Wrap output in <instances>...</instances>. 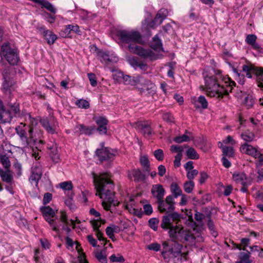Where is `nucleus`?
<instances>
[{
    "mask_svg": "<svg viewBox=\"0 0 263 263\" xmlns=\"http://www.w3.org/2000/svg\"><path fill=\"white\" fill-rule=\"evenodd\" d=\"M93 178L97 190L96 195L103 200L102 204L103 208L108 211L114 201V185L110 175L106 173L99 176L93 173Z\"/></svg>",
    "mask_w": 263,
    "mask_h": 263,
    "instance_id": "obj_1",
    "label": "nucleus"
},
{
    "mask_svg": "<svg viewBox=\"0 0 263 263\" xmlns=\"http://www.w3.org/2000/svg\"><path fill=\"white\" fill-rule=\"evenodd\" d=\"M118 36L124 43H130L128 46L129 50L144 58L149 59L154 61L160 58V55L155 53L151 49H145L142 47L135 45L141 41L140 33L136 31L121 30L118 33Z\"/></svg>",
    "mask_w": 263,
    "mask_h": 263,
    "instance_id": "obj_2",
    "label": "nucleus"
},
{
    "mask_svg": "<svg viewBox=\"0 0 263 263\" xmlns=\"http://www.w3.org/2000/svg\"><path fill=\"white\" fill-rule=\"evenodd\" d=\"M171 217L173 220L179 221L180 218V215L176 212L173 213L169 215H165L163 217L161 227L163 229H169L168 234L170 237L182 242L188 241L193 243L195 237L191 231L184 230L181 226H173L170 217Z\"/></svg>",
    "mask_w": 263,
    "mask_h": 263,
    "instance_id": "obj_3",
    "label": "nucleus"
},
{
    "mask_svg": "<svg viewBox=\"0 0 263 263\" xmlns=\"http://www.w3.org/2000/svg\"><path fill=\"white\" fill-rule=\"evenodd\" d=\"M203 75L204 78L206 95L210 97H215L217 94V91L222 89L220 87V85L223 81L226 83V80L224 79L221 71L218 69L214 70V75L213 76H208L205 72H203Z\"/></svg>",
    "mask_w": 263,
    "mask_h": 263,
    "instance_id": "obj_4",
    "label": "nucleus"
},
{
    "mask_svg": "<svg viewBox=\"0 0 263 263\" xmlns=\"http://www.w3.org/2000/svg\"><path fill=\"white\" fill-rule=\"evenodd\" d=\"M174 243H170L168 241H164L162 243V249L161 254L166 263L174 262L175 259L181 254V249L182 245L178 243L177 240L174 239Z\"/></svg>",
    "mask_w": 263,
    "mask_h": 263,
    "instance_id": "obj_5",
    "label": "nucleus"
},
{
    "mask_svg": "<svg viewBox=\"0 0 263 263\" xmlns=\"http://www.w3.org/2000/svg\"><path fill=\"white\" fill-rule=\"evenodd\" d=\"M3 82L2 90L5 94H10L14 89L15 72L11 66H4L1 70Z\"/></svg>",
    "mask_w": 263,
    "mask_h": 263,
    "instance_id": "obj_6",
    "label": "nucleus"
},
{
    "mask_svg": "<svg viewBox=\"0 0 263 263\" xmlns=\"http://www.w3.org/2000/svg\"><path fill=\"white\" fill-rule=\"evenodd\" d=\"M125 84H130L131 85H137L138 84H140L144 85L140 90V92L142 94L145 93L146 91L151 90V92L154 91L153 89L155 86L153 84L147 80H145L143 78L142 76H137L132 78L128 75L124 76V78L122 79Z\"/></svg>",
    "mask_w": 263,
    "mask_h": 263,
    "instance_id": "obj_7",
    "label": "nucleus"
},
{
    "mask_svg": "<svg viewBox=\"0 0 263 263\" xmlns=\"http://www.w3.org/2000/svg\"><path fill=\"white\" fill-rule=\"evenodd\" d=\"M40 212L52 230L55 232L57 234H60V226L55 221L56 218L54 211L49 206H43L40 208Z\"/></svg>",
    "mask_w": 263,
    "mask_h": 263,
    "instance_id": "obj_8",
    "label": "nucleus"
},
{
    "mask_svg": "<svg viewBox=\"0 0 263 263\" xmlns=\"http://www.w3.org/2000/svg\"><path fill=\"white\" fill-rule=\"evenodd\" d=\"M246 76L248 78H252V74H254L256 77L258 86L263 90V68L256 67L251 64L243 65L242 67Z\"/></svg>",
    "mask_w": 263,
    "mask_h": 263,
    "instance_id": "obj_9",
    "label": "nucleus"
},
{
    "mask_svg": "<svg viewBox=\"0 0 263 263\" xmlns=\"http://www.w3.org/2000/svg\"><path fill=\"white\" fill-rule=\"evenodd\" d=\"M1 52L10 64L15 65L17 63L19 60L18 54L14 49L10 48L8 43L3 44Z\"/></svg>",
    "mask_w": 263,
    "mask_h": 263,
    "instance_id": "obj_10",
    "label": "nucleus"
},
{
    "mask_svg": "<svg viewBox=\"0 0 263 263\" xmlns=\"http://www.w3.org/2000/svg\"><path fill=\"white\" fill-rule=\"evenodd\" d=\"M158 209L161 213H171L175 209V202L172 196H167L165 199L158 202Z\"/></svg>",
    "mask_w": 263,
    "mask_h": 263,
    "instance_id": "obj_11",
    "label": "nucleus"
},
{
    "mask_svg": "<svg viewBox=\"0 0 263 263\" xmlns=\"http://www.w3.org/2000/svg\"><path fill=\"white\" fill-rule=\"evenodd\" d=\"M117 154V152L114 149L105 147L101 149H97V155L99 160L103 161L112 160Z\"/></svg>",
    "mask_w": 263,
    "mask_h": 263,
    "instance_id": "obj_12",
    "label": "nucleus"
},
{
    "mask_svg": "<svg viewBox=\"0 0 263 263\" xmlns=\"http://www.w3.org/2000/svg\"><path fill=\"white\" fill-rule=\"evenodd\" d=\"M224 79H225L227 81L226 83H227L228 82H229V83L228 85H226V86L221 83L220 87L222 89L221 90H218V91H217V95L215 96V98L219 100L222 99L224 96H228L229 95V93L230 92H232L233 89V86L235 85V82L230 80L229 78H224Z\"/></svg>",
    "mask_w": 263,
    "mask_h": 263,
    "instance_id": "obj_13",
    "label": "nucleus"
},
{
    "mask_svg": "<svg viewBox=\"0 0 263 263\" xmlns=\"http://www.w3.org/2000/svg\"><path fill=\"white\" fill-rule=\"evenodd\" d=\"M38 30L49 45L53 44L57 39V36L52 31L47 30L44 26L38 28Z\"/></svg>",
    "mask_w": 263,
    "mask_h": 263,
    "instance_id": "obj_14",
    "label": "nucleus"
},
{
    "mask_svg": "<svg viewBox=\"0 0 263 263\" xmlns=\"http://www.w3.org/2000/svg\"><path fill=\"white\" fill-rule=\"evenodd\" d=\"M134 126L136 128L141 130L145 137H148L152 134L151 124L148 121H138L134 124Z\"/></svg>",
    "mask_w": 263,
    "mask_h": 263,
    "instance_id": "obj_15",
    "label": "nucleus"
},
{
    "mask_svg": "<svg viewBox=\"0 0 263 263\" xmlns=\"http://www.w3.org/2000/svg\"><path fill=\"white\" fill-rule=\"evenodd\" d=\"M96 123L98 125L97 129L101 135H105L107 133L108 120L103 116H97L95 118Z\"/></svg>",
    "mask_w": 263,
    "mask_h": 263,
    "instance_id": "obj_16",
    "label": "nucleus"
},
{
    "mask_svg": "<svg viewBox=\"0 0 263 263\" xmlns=\"http://www.w3.org/2000/svg\"><path fill=\"white\" fill-rule=\"evenodd\" d=\"M151 193L153 197L157 199V202L163 199L165 193V190L161 184H157L152 186Z\"/></svg>",
    "mask_w": 263,
    "mask_h": 263,
    "instance_id": "obj_17",
    "label": "nucleus"
},
{
    "mask_svg": "<svg viewBox=\"0 0 263 263\" xmlns=\"http://www.w3.org/2000/svg\"><path fill=\"white\" fill-rule=\"evenodd\" d=\"M256 35L251 34L247 35L245 41L247 44L251 46L253 49L256 50L260 53H263V48L256 43Z\"/></svg>",
    "mask_w": 263,
    "mask_h": 263,
    "instance_id": "obj_18",
    "label": "nucleus"
},
{
    "mask_svg": "<svg viewBox=\"0 0 263 263\" xmlns=\"http://www.w3.org/2000/svg\"><path fill=\"white\" fill-rule=\"evenodd\" d=\"M240 151L242 154L250 155L254 158H256V156L259 155V151L256 147L247 143L242 144Z\"/></svg>",
    "mask_w": 263,
    "mask_h": 263,
    "instance_id": "obj_19",
    "label": "nucleus"
},
{
    "mask_svg": "<svg viewBox=\"0 0 263 263\" xmlns=\"http://www.w3.org/2000/svg\"><path fill=\"white\" fill-rule=\"evenodd\" d=\"M42 175V167L40 165H35L32 168V174L29 178L30 182L37 185L39 180Z\"/></svg>",
    "mask_w": 263,
    "mask_h": 263,
    "instance_id": "obj_20",
    "label": "nucleus"
},
{
    "mask_svg": "<svg viewBox=\"0 0 263 263\" xmlns=\"http://www.w3.org/2000/svg\"><path fill=\"white\" fill-rule=\"evenodd\" d=\"M233 179L236 182L243 185H249L252 183V180L247 178L246 175L243 172L235 173L233 175Z\"/></svg>",
    "mask_w": 263,
    "mask_h": 263,
    "instance_id": "obj_21",
    "label": "nucleus"
},
{
    "mask_svg": "<svg viewBox=\"0 0 263 263\" xmlns=\"http://www.w3.org/2000/svg\"><path fill=\"white\" fill-rule=\"evenodd\" d=\"M40 123L48 133L53 134L55 133L57 123L54 121L53 118L51 119L50 120L42 119L40 120Z\"/></svg>",
    "mask_w": 263,
    "mask_h": 263,
    "instance_id": "obj_22",
    "label": "nucleus"
},
{
    "mask_svg": "<svg viewBox=\"0 0 263 263\" xmlns=\"http://www.w3.org/2000/svg\"><path fill=\"white\" fill-rule=\"evenodd\" d=\"M128 177L130 179H134L136 182L143 181L145 178V175L139 169H133L128 172Z\"/></svg>",
    "mask_w": 263,
    "mask_h": 263,
    "instance_id": "obj_23",
    "label": "nucleus"
},
{
    "mask_svg": "<svg viewBox=\"0 0 263 263\" xmlns=\"http://www.w3.org/2000/svg\"><path fill=\"white\" fill-rule=\"evenodd\" d=\"M91 226L93 228V231L96 233V235L100 241H105L106 244L107 239L103 237V233L100 231L99 228L101 226V222L99 221V219L97 220H92L90 221Z\"/></svg>",
    "mask_w": 263,
    "mask_h": 263,
    "instance_id": "obj_24",
    "label": "nucleus"
},
{
    "mask_svg": "<svg viewBox=\"0 0 263 263\" xmlns=\"http://www.w3.org/2000/svg\"><path fill=\"white\" fill-rule=\"evenodd\" d=\"M129 64L135 69L139 68L141 70L145 71L147 70L148 66L145 63L135 58H130L128 59Z\"/></svg>",
    "mask_w": 263,
    "mask_h": 263,
    "instance_id": "obj_25",
    "label": "nucleus"
},
{
    "mask_svg": "<svg viewBox=\"0 0 263 263\" xmlns=\"http://www.w3.org/2000/svg\"><path fill=\"white\" fill-rule=\"evenodd\" d=\"M97 55L102 63L116 62L118 61L117 57L110 56L107 52L103 51H98Z\"/></svg>",
    "mask_w": 263,
    "mask_h": 263,
    "instance_id": "obj_26",
    "label": "nucleus"
},
{
    "mask_svg": "<svg viewBox=\"0 0 263 263\" xmlns=\"http://www.w3.org/2000/svg\"><path fill=\"white\" fill-rule=\"evenodd\" d=\"M191 102L196 107H201L203 109L208 107V102L203 96H200L199 97H193L191 98Z\"/></svg>",
    "mask_w": 263,
    "mask_h": 263,
    "instance_id": "obj_27",
    "label": "nucleus"
},
{
    "mask_svg": "<svg viewBox=\"0 0 263 263\" xmlns=\"http://www.w3.org/2000/svg\"><path fill=\"white\" fill-rule=\"evenodd\" d=\"M168 15V11L165 9H160L154 20L155 23L157 24L158 25H160L166 17Z\"/></svg>",
    "mask_w": 263,
    "mask_h": 263,
    "instance_id": "obj_28",
    "label": "nucleus"
},
{
    "mask_svg": "<svg viewBox=\"0 0 263 263\" xmlns=\"http://www.w3.org/2000/svg\"><path fill=\"white\" fill-rule=\"evenodd\" d=\"M162 46L161 40L159 39L157 35H155L153 38L152 41L151 43V47L154 50L160 52V51H163Z\"/></svg>",
    "mask_w": 263,
    "mask_h": 263,
    "instance_id": "obj_29",
    "label": "nucleus"
},
{
    "mask_svg": "<svg viewBox=\"0 0 263 263\" xmlns=\"http://www.w3.org/2000/svg\"><path fill=\"white\" fill-rule=\"evenodd\" d=\"M50 155L54 163H58L60 161L59 149L56 144H53L50 147Z\"/></svg>",
    "mask_w": 263,
    "mask_h": 263,
    "instance_id": "obj_30",
    "label": "nucleus"
},
{
    "mask_svg": "<svg viewBox=\"0 0 263 263\" xmlns=\"http://www.w3.org/2000/svg\"><path fill=\"white\" fill-rule=\"evenodd\" d=\"M0 176L1 177L2 180L7 183L11 182L13 179L12 175L10 174V171L8 170L4 171L0 168Z\"/></svg>",
    "mask_w": 263,
    "mask_h": 263,
    "instance_id": "obj_31",
    "label": "nucleus"
},
{
    "mask_svg": "<svg viewBox=\"0 0 263 263\" xmlns=\"http://www.w3.org/2000/svg\"><path fill=\"white\" fill-rule=\"evenodd\" d=\"M16 133L19 135L22 142L24 147H27L28 145V140L27 137V133L25 129H20L18 128H16Z\"/></svg>",
    "mask_w": 263,
    "mask_h": 263,
    "instance_id": "obj_32",
    "label": "nucleus"
},
{
    "mask_svg": "<svg viewBox=\"0 0 263 263\" xmlns=\"http://www.w3.org/2000/svg\"><path fill=\"white\" fill-rule=\"evenodd\" d=\"M191 133L187 130L185 131L184 134L181 136H178L174 139V141L178 143H182L183 142L189 141L191 140V138L189 136Z\"/></svg>",
    "mask_w": 263,
    "mask_h": 263,
    "instance_id": "obj_33",
    "label": "nucleus"
},
{
    "mask_svg": "<svg viewBox=\"0 0 263 263\" xmlns=\"http://www.w3.org/2000/svg\"><path fill=\"white\" fill-rule=\"evenodd\" d=\"M119 230V228L118 226L112 225L106 228V233L110 239L114 240L115 238L114 233L118 232Z\"/></svg>",
    "mask_w": 263,
    "mask_h": 263,
    "instance_id": "obj_34",
    "label": "nucleus"
},
{
    "mask_svg": "<svg viewBox=\"0 0 263 263\" xmlns=\"http://www.w3.org/2000/svg\"><path fill=\"white\" fill-rule=\"evenodd\" d=\"M95 256L97 259L101 263H107V258L105 254V251H99L98 250L95 251Z\"/></svg>",
    "mask_w": 263,
    "mask_h": 263,
    "instance_id": "obj_35",
    "label": "nucleus"
},
{
    "mask_svg": "<svg viewBox=\"0 0 263 263\" xmlns=\"http://www.w3.org/2000/svg\"><path fill=\"white\" fill-rule=\"evenodd\" d=\"M171 191L175 198L181 196L182 190L176 183H173L171 185Z\"/></svg>",
    "mask_w": 263,
    "mask_h": 263,
    "instance_id": "obj_36",
    "label": "nucleus"
},
{
    "mask_svg": "<svg viewBox=\"0 0 263 263\" xmlns=\"http://www.w3.org/2000/svg\"><path fill=\"white\" fill-rule=\"evenodd\" d=\"M7 113L6 114L13 115L18 114L20 111L18 108V105L16 103H14L13 105H9L6 108Z\"/></svg>",
    "mask_w": 263,
    "mask_h": 263,
    "instance_id": "obj_37",
    "label": "nucleus"
},
{
    "mask_svg": "<svg viewBox=\"0 0 263 263\" xmlns=\"http://www.w3.org/2000/svg\"><path fill=\"white\" fill-rule=\"evenodd\" d=\"M186 155L187 157L191 159H198L199 155L198 154L196 150L193 147H190L186 152Z\"/></svg>",
    "mask_w": 263,
    "mask_h": 263,
    "instance_id": "obj_38",
    "label": "nucleus"
},
{
    "mask_svg": "<svg viewBox=\"0 0 263 263\" xmlns=\"http://www.w3.org/2000/svg\"><path fill=\"white\" fill-rule=\"evenodd\" d=\"M195 186L194 182L193 180L185 181L183 184V189L187 193H191L193 191Z\"/></svg>",
    "mask_w": 263,
    "mask_h": 263,
    "instance_id": "obj_39",
    "label": "nucleus"
},
{
    "mask_svg": "<svg viewBox=\"0 0 263 263\" xmlns=\"http://www.w3.org/2000/svg\"><path fill=\"white\" fill-rule=\"evenodd\" d=\"M241 137L242 139L246 142H251L255 138L254 134L249 131L242 133L241 134Z\"/></svg>",
    "mask_w": 263,
    "mask_h": 263,
    "instance_id": "obj_40",
    "label": "nucleus"
},
{
    "mask_svg": "<svg viewBox=\"0 0 263 263\" xmlns=\"http://www.w3.org/2000/svg\"><path fill=\"white\" fill-rule=\"evenodd\" d=\"M140 163L147 172L149 171V162L146 156H142L140 159Z\"/></svg>",
    "mask_w": 263,
    "mask_h": 263,
    "instance_id": "obj_41",
    "label": "nucleus"
},
{
    "mask_svg": "<svg viewBox=\"0 0 263 263\" xmlns=\"http://www.w3.org/2000/svg\"><path fill=\"white\" fill-rule=\"evenodd\" d=\"M0 162L3 164L4 167L8 169L10 166V162L8 157L5 155H0Z\"/></svg>",
    "mask_w": 263,
    "mask_h": 263,
    "instance_id": "obj_42",
    "label": "nucleus"
},
{
    "mask_svg": "<svg viewBox=\"0 0 263 263\" xmlns=\"http://www.w3.org/2000/svg\"><path fill=\"white\" fill-rule=\"evenodd\" d=\"M41 5L42 7H44L47 9L48 11H50L53 13H55L57 10L54 6L49 2L43 0Z\"/></svg>",
    "mask_w": 263,
    "mask_h": 263,
    "instance_id": "obj_43",
    "label": "nucleus"
},
{
    "mask_svg": "<svg viewBox=\"0 0 263 263\" xmlns=\"http://www.w3.org/2000/svg\"><path fill=\"white\" fill-rule=\"evenodd\" d=\"M222 153L226 156L232 157L234 155V152L232 147L225 146L222 147Z\"/></svg>",
    "mask_w": 263,
    "mask_h": 263,
    "instance_id": "obj_44",
    "label": "nucleus"
},
{
    "mask_svg": "<svg viewBox=\"0 0 263 263\" xmlns=\"http://www.w3.org/2000/svg\"><path fill=\"white\" fill-rule=\"evenodd\" d=\"M65 31L68 33H69L70 31H73L79 34V27L77 25H68L66 26Z\"/></svg>",
    "mask_w": 263,
    "mask_h": 263,
    "instance_id": "obj_45",
    "label": "nucleus"
},
{
    "mask_svg": "<svg viewBox=\"0 0 263 263\" xmlns=\"http://www.w3.org/2000/svg\"><path fill=\"white\" fill-rule=\"evenodd\" d=\"M80 133L82 134L90 135L92 134V128L87 127L83 125L79 126Z\"/></svg>",
    "mask_w": 263,
    "mask_h": 263,
    "instance_id": "obj_46",
    "label": "nucleus"
},
{
    "mask_svg": "<svg viewBox=\"0 0 263 263\" xmlns=\"http://www.w3.org/2000/svg\"><path fill=\"white\" fill-rule=\"evenodd\" d=\"M254 103L253 97L251 95H248L245 99V104L248 107H252Z\"/></svg>",
    "mask_w": 263,
    "mask_h": 263,
    "instance_id": "obj_47",
    "label": "nucleus"
},
{
    "mask_svg": "<svg viewBox=\"0 0 263 263\" xmlns=\"http://www.w3.org/2000/svg\"><path fill=\"white\" fill-rule=\"evenodd\" d=\"M109 259L111 262H123L125 260L123 256L121 255L116 256L115 254H112L110 256Z\"/></svg>",
    "mask_w": 263,
    "mask_h": 263,
    "instance_id": "obj_48",
    "label": "nucleus"
},
{
    "mask_svg": "<svg viewBox=\"0 0 263 263\" xmlns=\"http://www.w3.org/2000/svg\"><path fill=\"white\" fill-rule=\"evenodd\" d=\"M128 205H127V208L128 209L129 212L135 215H136L138 217H141L143 215V212H142L141 209H136L135 208L131 207L130 208H128Z\"/></svg>",
    "mask_w": 263,
    "mask_h": 263,
    "instance_id": "obj_49",
    "label": "nucleus"
},
{
    "mask_svg": "<svg viewBox=\"0 0 263 263\" xmlns=\"http://www.w3.org/2000/svg\"><path fill=\"white\" fill-rule=\"evenodd\" d=\"M154 155L158 161H162L164 159L163 151L161 149H158L154 151Z\"/></svg>",
    "mask_w": 263,
    "mask_h": 263,
    "instance_id": "obj_50",
    "label": "nucleus"
},
{
    "mask_svg": "<svg viewBox=\"0 0 263 263\" xmlns=\"http://www.w3.org/2000/svg\"><path fill=\"white\" fill-rule=\"evenodd\" d=\"M60 187L64 190L70 191L72 189V184L71 181H65L60 184Z\"/></svg>",
    "mask_w": 263,
    "mask_h": 263,
    "instance_id": "obj_51",
    "label": "nucleus"
},
{
    "mask_svg": "<svg viewBox=\"0 0 263 263\" xmlns=\"http://www.w3.org/2000/svg\"><path fill=\"white\" fill-rule=\"evenodd\" d=\"M159 220L157 218H151L148 221L149 226L154 231H156L158 228Z\"/></svg>",
    "mask_w": 263,
    "mask_h": 263,
    "instance_id": "obj_52",
    "label": "nucleus"
},
{
    "mask_svg": "<svg viewBox=\"0 0 263 263\" xmlns=\"http://www.w3.org/2000/svg\"><path fill=\"white\" fill-rule=\"evenodd\" d=\"M77 105L81 108H87L89 106V103L85 100L81 99L77 101Z\"/></svg>",
    "mask_w": 263,
    "mask_h": 263,
    "instance_id": "obj_53",
    "label": "nucleus"
},
{
    "mask_svg": "<svg viewBox=\"0 0 263 263\" xmlns=\"http://www.w3.org/2000/svg\"><path fill=\"white\" fill-rule=\"evenodd\" d=\"M147 248L149 250L158 252L160 250L161 245L157 242H153L148 245Z\"/></svg>",
    "mask_w": 263,
    "mask_h": 263,
    "instance_id": "obj_54",
    "label": "nucleus"
},
{
    "mask_svg": "<svg viewBox=\"0 0 263 263\" xmlns=\"http://www.w3.org/2000/svg\"><path fill=\"white\" fill-rule=\"evenodd\" d=\"M187 172L186 177L189 180H193L198 174V171L196 170H192Z\"/></svg>",
    "mask_w": 263,
    "mask_h": 263,
    "instance_id": "obj_55",
    "label": "nucleus"
},
{
    "mask_svg": "<svg viewBox=\"0 0 263 263\" xmlns=\"http://www.w3.org/2000/svg\"><path fill=\"white\" fill-rule=\"evenodd\" d=\"M60 220L63 224H68V220L67 218V216L65 211H60Z\"/></svg>",
    "mask_w": 263,
    "mask_h": 263,
    "instance_id": "obj_56",
    "label": "nucleus"
},
{
    "mask_svg": "<svg viewBox=\"0 0 263 263\" xmlns=\"http://www.w3.org/2000/svg\"><path fill=\"white\" fill-rule=\"evenodd\" d=\"M143 213L146 215H150L153 213V208L151 204H146L143 205Z\"/></svg>",
    "mask_w": 263,
    "mask_h": 263,
    "instance_id": "obj_57",
    "label": "nucleus"
},
{
    "mask_svg": "<svg viewBox=\"0 0 263 263\" xmlns=\"http://www.w3.org/2000/svg\"><path fill=\"white\" fill-rule=\"evenodd\" d=\"M77 249H78V252L79 253V256H78V260L79 263H88V262L86 259V256L84 253L80 252L79 250L78 249V246H77Z\"/></svg>",
    "mask_w": 263,
    "mask_h": 263,
    "instance_id": "obj_58",
    "label": "nucleus"
},
{
    "mask_svg": "<svg viewBox=\"0 0 263 263\" xmlns=\"http://www.w3.org/2000/svg\"><path fill=\"white\" fill-rule=\"evenodd\" d=\"M13 167L17 174V175L18 177L22 175V165L20 163L16 162L14 163Z\"/></svg>",
    "mask_w": 263,
    "mask_h": 263,
    "instance_id": "obj_59",
    "label": "nucleus"
},
{
    "mask_svg": "<svg viewBox=\"0 0 263 263\" xmlns=\"http://www.w3.org/2000/svg\"><path fill=\"white\" fill-rule=\"evenodd\" d=\"M208 227L209 228V229L210 230L211 234L213 235V236L214 237H216L217 235V233L215 230L213 222L211 220H209L208 221Z\"/></svg>",
    "mask_w": 263,
    "mask_h": 263,
    "instance_id": "obj_60",
    "label": "nucleus"
},
{
    "mask_svg": "<svg viewBox=\"0 0 263 263\" xmlns=\"http://www.w3.org/2000/svg\"><path fill=\"white\" fill-rule=\"evenodd\" d=\"M88 78L90 81V84L92 86H95L97 85V81L96 78V76L92 73H88Z\"/></svg>",
    "mask_w": 263,
    "mask_h": 263,
    "instance_id": "obj_61",
    "label": "nucleus"
},
{
    "mask_svg": "<svg viewBox=\"0 0 263 263\" xmlns=\"http://www.w3.org/2000/svg\"><path fill=\"white\" fill-rule=\"evenodd\" d=\"M182 158V154L178 153L175 156V160L174 161V166L176 167H179L180 165V161Z\"/></svg>",
    "mask_w": 263,
    "mask_h": 263,
    "instance_id": "obj_62",
    "label": "nucleus"
},
{
    "mask_svg": "<svg viewBox=\"0 0 263 263\" xmlns=\"http://www.w3.org/2000/svg\"><path fill=\"white\" fill-rule=\"evenodd\" d=\"M124 74L121 71L117 72L114 74V79L118 82H121L124 78Z\"/></svg>",
    "mask_w": 263,
    "mask_h": 263,
    "instance_id": "obj_63",
    "label": "nucleus"
},
{
    "mask_svg": "<svg viewBox=\"0 0 263 263\" xmlns=\"http://www.w3.org/2000/svg\"><path fill=\"white\" fill-rule=\"evenodd\" d=\"M52 199V195L50 193H46L44 194L43 203L44 204L48 203Z\"/></svg>",
    "mask_w": 263,
    "mask_h": 263,
    "instance_id": "obj_64",
    "label": "nucleus"
}]
</instances>
